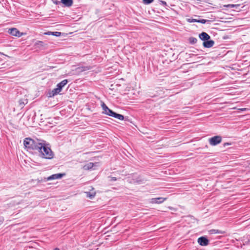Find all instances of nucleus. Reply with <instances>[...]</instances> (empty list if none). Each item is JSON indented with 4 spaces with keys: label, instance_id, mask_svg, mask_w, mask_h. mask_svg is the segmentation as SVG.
<instances>
[{
    "label": "nucleus",
    "instance_id": "f257e3e1",
    "mask_svg": "<svg viewBox=\"0 0 250 250\" xmlns=\"http://www.w3.org/2000/svg\"><path fill=\"white\" fill-rule=\"evenodd\" d=\"M42 143L38 140H35L30 138H26L24 139L23 144L26 148L39 150L42 147Z\"/></svg>",
    "mask_w": 250,
    "mask_h": 250
},
{
    "label": "nucleus",
    "instance_id": "f03ea898",
    "mask_svg": "<svg viewBox=\"0 0 250 250\" xmlns=\"http://www.w3.org/2000/svg\"><path fill=\"white\" fill-rule=\"evenodd\" d=\"M38 151L44 158L50 159L53 157V153L51 149L44 144L42 143V147Z\"/></svg>",
    "mask_w": 250,
    "mask_h": 250
},
{
    "label": "nucleus",
    "instance_id": "7ed1b4c3",
    "mask_svg": "<svg viewBox=\"0 0 250 250\" xmlns=\"http://www.w3.org/2000/svg\"><path fill=\"white\" fill-rule=\"evenodd\" d=\"M208 141L210 145L216 146L221 142L222 137L220 136H215L210 138Z\"/></svg>",
    "mask_w": 250,
    "mask_h": 250
},
{
    "label": "nucleus",
    "instance_id": "20e7f679",
    "mask_svg": "<svg viewBox=\"0 0 250 250\" xmlns=\"http://www.w3.org/2000/svg\"><path fill=\"white\" fill-rule=\"evenodd\" d=\"M105 114H106L108 116H111V117H113L117 118L120 120H124V117L123 115L116 113L110 109L109 110H108L107 113H106Z\"/></svg>",
    "mask_w": 250,
    "mask_h": 250
},
{
    "label": "nucleus",
    "instance_id": "39448f33",
    "mask_svg": "<svg viewBox=\"0 0 250 250\" xmlns=\"http://www.w3.org/2000/svg\"><path fill=\"white\" fill-rule=\"evenodd\" d=\"M64 175L65 173L54 174L46 178V181H51L55 179H60Z\"/></svg>",
    "mask_w": 250,
    "mask_h": 250
},
{
    "label": "nucleus",
    "instance_id": "423d86ee",
    "mask_svg": "<svg viewBox=\"0 0 250 250\" xmlns=\"http://www.w3.org/2000/svg\"><path fill=\"white\" fill-rule=\"evenodd\" d=\"M198 243L202 246H206L208 245V240L206 237L202 236L198 239Z\"/></svg>",
    "mask_w": 250,
    "mask_h": 250
},
{
    "label": "nucleus",
    "instance_id": "0eeeda50",
    "mask_svg": "<svg viewBox=\"0 0 250 250\" xmlns=\"http://www.w3.org/2000/svg\"><path fill=\"white\" fill-rule=\"evenodd\" d=\"M167 200V198L159 197L152 198L150 202L153 204H161Z\"/></svg>",
    "mask_w": 250,
    "mask_h": 250
},
{
    "label": "nucleus",
    "instance_id": "6e6552de",
    "mask_svg": "<svg viewBox=\"0 0 250 250\" xmlns=\"http://www.w3.org/2000/svg\"><path fill=\"white\" fill-rule=\"evenodd\" d=\"M8 32L11 35L16 37H20L21 35V33L16 28L9 29Z\"/></svg>",
    "mask_w": 250,
    "mask_h": 250
},
{
    "label": "nucleus",
    "instance_id": "1a4fd4ad",
    "mask_svg": "<svg viewBox=\"0 0 250 250\" xmlns=\"http://www.w3.org/2000/svg\"><path fill=\"white\" fill-rule=\"evenodd\" d=\"M214 42L212 40H207L203 42V46L206 48H210L213 46Z\"/></svg>",
    "mask_w": 250,
    "mask_h": 250
},
{
    "label": "nucleus",
    "instance_id": "9d476101",
    "mask_svg": "<svg viewBox=\"0 0 250 250\" xmlns=\"http://www.w3.org/2000/svg\"><path fill=\"white\" fill-rule=\"evenodd\" d=\"M200 39L202 41H207L210 39V37L206 32H202L199 35Z\"/></svg>",
    "mask_w": 250,
    "mask_h": 250
},
{
    "label": "nucleus",
    "instance_id": "9b49d317",
    "mask_svg": "<svg viewBox=\"0 0 250 250\" xmlns=\"http://www.w3.org/2000/svg\"><path fill=\"white\" fill-rule=\"evenodd\" d=\"M62 90L60 89V88L58 87L57 86L56 88H54V89L52 90V91H51V92L49 93V96L51 97H53L55 95H57L58 94H59L60 92Z\"/></svg>",
    "mask_w": 250,
    "mask_h": 250
},
{
    "label": "nucleus",
    "instance_id": "f8f14e48",
    "mask_svg": "<svg viewBox=\"0 0 250 250\" xmlns=\"http://www.w3.org/2000/svg\"><path fill=\"white\" fill-rule=\"evenodd\" d=\"M61 2L65 6L70 7L73 4V0H61Z\"/></svg>",
    "mask_w": 250,
    "mask_h": 250
},
{
    "label": "nucleus",
    "instance_id": "ddd939ff",
    "mask_svg": "<svg viewBox=\"0 0 250 250\" xmlns=\"http://www.w3.org/2000/svg\"><path fill=\"white\" fill-rule=\"evenodd\" d=\"M68 81L67 80H64L62 81L61 82L59 83L57 86L62 90V88L67 84Z\"/></svg>",
    "mask_w": 250,
    "mask_h": 250
},
{
    "label": "nucleus",
    "instance_id": "4468645a",
    "mask_svg": "<svg viewBox=\"0 0 250 250\" xmlns=\"http://www.w3.org/2000/svg\"><path fill=\"white\" fill-rule=\"evenodd\" d=\"M94 166V164L92 163L89 162L85 164L83 168L84 170H89L91 169Z\"/></svg>",
    "mask_w": 250,
    "mask_h": 250
},
{
    "label": "nucleus",
    "instance_id": "2eb2a0df",
    "mask_svg": "<svg viewBox=\"0 0 250 250\" xmlns=\"http://www.w3.org/2000/svg\"><path fill=\"white\" fill-rule=\"evenodd\" d=\"M101 106L103 110V113L105 114L106 113H107V111L108 110H109V108L106 106V105L104 102L102 103Z\"/></svg>",
    "mask_w": 250,
    "mask_h": 250
},
{
    "label": "nucleus",
    "instance_id": "dca6fc26",
    "mask_svg": "<svg viewBox=\"0 0 250 250\" xmlns=\"http://www.w3.org/2000/svg\"><path fill=\"white\" fill-rule=\"evenodd\" d=\"M27 99H22L20 100L19 101V104L21 107H23V106L27 104Z\"/></svg>",
    "mask_w": 250,
    "mask_h": 250
},
{
    "label": "nucleus",
    "instance_id": "f3484780",
    "mask_svg": "<svg viewBox=\"0 0 250 250\" xmlns=\"http://www.w3.org/2000/svg\"><path fill=\"white\" fill-rule=\"evenodd\" d=\"M86 197L89 198L90 199H92L95 196L96 193L94 191L92 192H86Z\"/></svg>",
    "mask_w": 250,
    "mask_h": 250
},
{
    "label": "nucleus",
    "instance_id": "a211bd4d",
    "mask_svg": "<svg viewBox=\"0 0 250 250\" xmlns=\"http://www.w3.org/2000/svg\"><path fill=\"white\" fill-rule=\"evenodd\" d=\"M239 6V4H229L227 5H225L224 7H227V8H237Z\"/></svg>",
    "mask_w": 250,
    "mask_h": 250
},
{
    "label": "nucleus",
    "instance_id": "6ab92c4d",
    "mask_svg": "<svg viewBox=\"0 0 250 250\" xmlns=\"http://www.w3.org/2000/svg\"><path fill=\"white\" fill-rule=\"evenodd\" d=\"M189 42L191 44H195L197 42V39L194 37H190L189 39Z\"/></svg>",
    "mask_w": 250,
    "mask_h": 250
},
{
    "label": "nucleus",
    "instance_id": "aec40b11",
    "mask_svg": "<svg viewBox=\"0 0 250 250\" xmlns=\"http://www.w3.org/2000/svg\"><path fill=\"white\" fill-rule=\"evenodd\" d=\"M209 20H205V19H200V20H198V22H200V23H201L203 24H204V23H206L207 22H209Z\"/></svg>",
    "mask_w": 250,
    "mask_h": 250
},
{
    "label": "nucleus",
    "instance_id": "412c9836",
    "mask_svg": "<svg viewBox=\"0 0 250 250\" xmlns=\"http://www.w3.org/2000/svg\"><path fill=\"white\" fill-rule=\"evenodd\" d=\"M89 68H90L89 67H88V66H85V67H81V68H79V69L80 70H81L80 71H86V70H89Z\"/></svg>",
    "mask_w": 250,
    "mask_h": 250
},
{
    "label": "nucleus",
    "instance_id": "4be33fe9",
    "mask_svg": "<svg viewBox=\"0 0 250 250\" xmlns=\"http://www.w3.org/2000/svg\"><path fill=\"white\" fill-rule=\"evenodd\" d=\"M153 0H143V2L145 4H146L151 3Z\"/></svg>",
    "mask_w": 250,
    "mask_h": 250
},
{
    "label": "nucleus",
    "instance_id": "5701e85b",
    "mask_svg": "<svg viewBox=\"0 0 250 250\" xmlns=\"http://www.w3.org/2000/svg\"><path fill=\"white\" fill-rule=\"evenodd\" d=\"M61 35V33L60 32H53V36H56V37H59Z\"/></svg>",
    "mask_w": 250,
    "mask_h": 250
},
{
    "label": "nucleus",
    "instance_id": "b1692460",
    "mask_svg": "<svg viewBox=\"0 0 250 250\" xmlns=\"http://www.w3.org/2000/svg\"><path fill=\"white\" fill-rule=\"evenodd\" d=\"M209 232H210V233H211V234L219 233L218 230H216V229H211L209 231Z\"/></svg>",
    "mask_w": 250,
    "mask_h": 250
},
{
    "label": "nucleus",
    "instance_id": "393cba45",
    "mask_svg": "<svg viewBox=\"0 0 250 250\" xmlns=\"http://www.w3.org/2000/svg\"><path fill=\"white\" fill-rule=\"evenodd\" d=\"M198 20L194 19H188V21L189 22H198Z\"/></svg>",
    "mask_w": 250,
    "mask_h": 250
},
{
    "label": "nucleus",
    "instance_id": "a878e982",
    "mask_svg": "<svg viewBox=\"0 0 250 250\" xmlns=\"http://www.w3.org/2000/svg\"><path fill=\"white\" fill-rule=\"evenodd\" d=\"M44 34L47 35H53V32L48 31V32L44 33Z\"/></svg>",
    "mask_w": 250,
    "mask_h": 250
},
{
    "label": "nucleus",
    "instance_id": "bb28decb",
    "mask_svg": "<svg viewBox=\"0 0 250 250\" xmlns=\"http://www.w3.org/2000/svg\"><path fill=\"white\" fill-rule=\"evenodd\" d=\"M110 178V181H115L117 180L116 178L115 177H109Z\"/></svg>",
    "mask_w": 250,
    "mask_h": 250
},
{
    "label": "nucleus",
    "instance_id": "cd10ccee",
    "mask_svg": "<svg viewBox=\"0 0 250 250\" xmlns=\"http://www.w3.org/2000/svg\"><path fill=\"white\" fill-rule=\"evenodd\" d=\"M52 1L54 3L56 4H58L59 3H60V1L57 0H52Z\"/></svg>",
    "mask_w": 250,
    "mask_h": 250
},
{
    "label": "nucleus",
    "instance_id": "c85d7f7f",
    "mask_svg": "<svg viewBox=\"0 0 250 250\" xmlns=\"http://www.w3.org/2000/svg\"><path fill=\"white\" fill-rule=\"evenodd\" d=\"M3 221H4V218H3V217H1V218H0V225L1 224H2V223L3 222Z\"/></svg>",
    "mask_w": 250,
    "mask_h": 250
},
{
    "label": "nucleus",
    "instance_id": "c756f323",
    "mask_svg": "<svg viewBox=\"0 0 250 250\" xmlns=\"http://www.w3.org/2000/svg\"><path fill=\"white\" fill-rule=\"evenodd\" d=\"M144 181V179H143V180L140 179V180H137V182L138 183H143Z\"/></svg>",
    "mask_w": 250,
    "mask_h": 250
},
{
    "label": "nucleus",
    "instance_id": "7c9ffc66",
    "mask_svg": "<svg viewBox=\"0 0 250 250\" xmlns=\"http://www.w3.org/2000/svg\"><path fill=\"white\" fill-rule=\"evenodd\" d=\"M241 111H246V110H248V108H240V109H239Z\"/></svg>",
    "mask_w": 250,
    "mask_h": 250
},
{
    "label": "nucleus",
    "instance_id": "2f4dec72",
    "mask_svg": "<svg viewBox=\"0 0 250 250\" xmlns=\"http://www.w3.org/2000/svg\"><path fill=\"white\" fill-rule=\"evenodd\" d=\"M161 3H162L163 5H167V3L166 1H161Z\"/></svg>",
    "mask_w": 250,
    "mask_h": 250
},
{
    "label": "nucleus",
    "instance_id": "473e14b6",
    "mask_svg": "<svg viewBox=\"0 0 250 250\" xmlns=\"http://www.w3.org/2000/svg\"><path fill=\"white\" fill-rule=\"evenodd\" d=\"M37 44L42 45L43 44V42L41 41H39L37 43Z\"/></svg>",
    "mask_w": 250,
    "mask_h": 250
},
{
    "label": "nucleus",
    "instance_id": "72a5a7b5",
    "mask_svg": "<svg viewBox=\"0 0 250 250\" xmlns=\"http://www.w3.org/2000/svg\"><path fill=\"white\" fill-rule=\"evenodd\" d=\"M54 250H60V249L58 248H55Z\"/></svg>",
    "mask_w": 250,
    "mask_h": 250
}]
</instances>
